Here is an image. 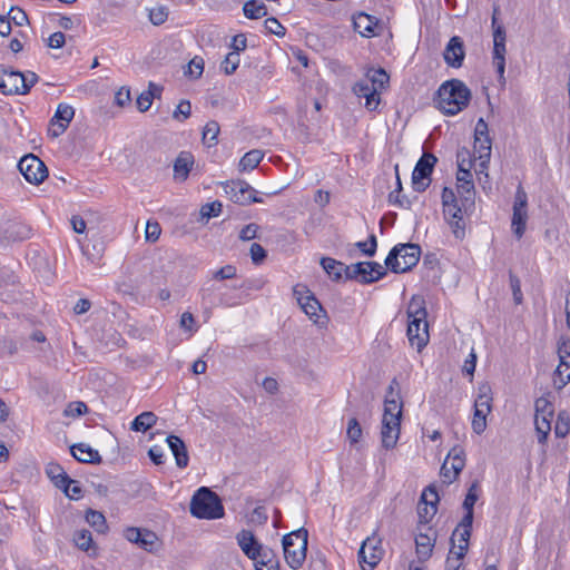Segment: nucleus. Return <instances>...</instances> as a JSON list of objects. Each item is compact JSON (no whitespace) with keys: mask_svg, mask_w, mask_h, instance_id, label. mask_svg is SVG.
<instances>
[{"mask_svg":"<svg viewBox=\"0 0 570 570\" xmlns=\"http://www.w3.org/2000/svg\"><path fill=\"white\" fill-rule=\"evenodd\" d=\"M31 227L18 220H8L0 226V236L10 242L24 240L31 236Z\"/></svg>","mask_w":570,"mask_h":570,"instance_id":"aec40b11","label":"nucleus"},{"mask_svg":"<svg viewBox=\"0 0 570 570\" xmlns=\"http://www.w3.org/2000/svg\"><path fill=\"white\" fill-rule=\"evenodd\" d=\"M88 412V406L81 401L71 402L65 410L66 415L80 416Z\"/></svg>","mask_w":570,"mask_h":570,"instance_id":"e2e57ef3","label":"nucleus"},{"mask_svg":"<svg viewBox=\"0 0 570 570\" xmlns=\"http://www.w3.org/2000/svg\"><path fill=\"white\" fill-rule=\"evenodd\" d=\"M479 489H480L479 482L478 481L472 482V484L470 485L468 493L464 498L463 504H462V507L465 511H469V512L473 511L474 504L479 498Z\"/></svg>","mask_w":570,"mask_h":570,"instance_id":"c03bdc74","label":"nucleus"},{"mask_svg":"<svg viewBox=\"0 0 570 570\" xmlns=\"http://www.w3.org/2000/svg\"><path fill=\"white\" fill-rule=\"evenodd\" d=\"M236 276V267L234 265H225L215 272L214 278L217 281L230 279Z\"/></svg>","mask_w":570,"mask_h":570,"instance_id":"69168bd1","label":"nucleus"},{"mask_svg":"<svg viewBox=\"0 0 570 570\" xmlns=\"http://www.w3.org/2000/svg\"><path fill=\"white\" fill-rule=\"evenodd\" d=\"M491 144H492L491 138L482 137V139H480V141L474 139V145H473L474 155L478 156V158L480 160V167H482V168H487L488 164L490 161Z\"/></svg>","mask_w":570,"mask_h":570,"instance_id":"473e14b6","label":"nucleus"},{"mask_svg":"<svg viewBox=\"0 0 570 570\" xmlns=\"http://www.w3.org/2000/svg\"><path fill=\"white\" fill-rule=\"evenodd\" d=\"M203 71H204V59L196 56L189 61V63L187 66V70L185 71V75H188L191 78L198 79L203 75Z\"/></svg>","mask_w":570,"mask_h":570,"instance_id":"09e8293b","label":"nucleus"},{"mask_svg":"<svg viewBox=\"0 0 570 570\" xmlns=\"http://www.w3.org/2000/svg\"><path fill=\"white\" fill-rule=\"evenodd\" d=\"M499 13V7L494 6L492 16V28H493V41H505V28L502 23H498L497 14Z\"/></svg>","mask_w":570,"mask_h":570,"instance_id":"3c124183","label":"nucleus"},{"mask_svg":"<svg viewBox=\"0 0 570 570\" xmlns=\"http://www.w3.org/2000/svg\"><path fill=\"white\" fill-rule=\"evenodd\" d=\"M570 432V416L567 412L561 411L558 414L556 425H554V434L557 438H564Z\"/></svg>","mask_w":570,"mask_h":570,"instance_id":"a19ab883","label":"nucleus"},{"mask_svg":"<svg viewBox=\"0 0 570 570\" xmlns=\"http://www.w3.org/2000/svg\"><path fill=\"white\" fill-rule=\"evenodd\" d=\"M161 233L160 225L157 222H148L146 225L145 237L149 242H156Z\"/></svg>","mask_w":570,"mask_h":570,"instance_id":"0e129e2a","label":"nucleus"},{"mask_svg":"<svg viewBox=\"0 0 570 570\" xmlns=\"http://www.w3.org/2000/svg\"><path fill=\"white\" fill-rule=\"evenodd\" d=\"M424 508L419 507L420 522L428 524L438 512L439 494L434 485H429L421 495Z\"/></svg>","mask_w":570,"mask_h":570,"instance_id":"f3484780","label":"nucleus"},{"mask_svg":"<svg viewBox=\"0 0 570 570\" xmlns=\"http://www.w3.org/2000/svg\"><path fill=\"white\" fill-rule=\"evenodd\" d=\"M308 531L299 528L283 537L284 558L292 569L302 567L306 559Z\"/></svg>","mask_w":570,"mask_h":570,"instance_id":"0eeeda50","label":"nucleus"},{"mask_svg":"<svg viewBox=\"0 0 570 570\" xmlns=\"http://www.w3.org/2000/svg\"><path fill=\"white\" fill-rule=\"evenodd\" d=\"M321 266L334 282H340L345 275L346 265L331 257H323Z\"/></svg>","mask_w":570,"mask_h":570,"instance_id":"7c9ffc66","label":"nucleus"},{"mask_svg":"<svg viewBox=\"0 0 570 570\" xmlns=\"http://www.w3.org/2000/svg\"><path fill=\"white\" fill-rule=\"evenodd\" d=\"M156 421L157 416L154 412H142L134 419L130 429L135 432H146L155 425Z\"/></svg>","mask_w":570,"mask_h":570,"instance_id":"72a5a7b5","label":"nucleus"},{"mask_svg":"<svg viewBox=\"0 0 570 570\" xmlns=\"http://www.w3.org/2000/svg\"><path fill=\"white\" fill-rule=\"evenodd\" d=\"M249 254H250L252 262L255 265L262 264L265 261L266 256H267V252L258 243H253L250 245Z\"/></svg>","mask_w":570,"mask_h":570,"instance_id":"6e6d98bb","label":"nucleus"},{"mask_svg":"<svg viewBox=\"0 0 570 570\" xmlns=\"http://www.w3.org/2000/svg\"><path fill=\"white\" fill-rule=\"evenodd\" d=\"M428 531L415 537L416 554L421 562L431 558L436 540V532L432 528H429Z\"/></svg>","mask_w":570,"mask_h":570,"instance_id":"5701e85b","label":"nucleus"},{"mask_svg":"<svg viewBox=\"0 0 570 570\" xmlns=\"http://www.w3.org/2000/svg\"><path fill=\"white\" fill-rule=\"evenodd\" d=\"M365 76L372 88L377 91L386 88L390 81V77L383 68H370Z\"/></svg>","mask_w":570,"mask_h":570,"instance_id":"2f4dec72","label":"nucleus"},{"mask_svg":"<svg viewBox=\"0 0 570 570\" xmlns=\"http://www.w3.org/2000/svg\"><path fill=\"white\" fill-rule=\"evenodd\" d=\"M75 116V109L67 104H59L53 118L50 121L48 132L51 137L57 138L68 128Z\"/></svg>","mask_w":570,"mask_h":570,"instance_id":"4468645a","label":"nucleus"},{"mask_svg":"<svg viewBox=\"0 0 570 570\" xmlns=\"http://www.w3.org/2000/svg\"><path fill=\"white\" fill-rule=\"evenodd\" d=\"M92 541L91 533L88 530L78 532L75 537L77 547L83 551H88Z\"/></svg>","mask_w":570,"mask_h":570,"instance_id":"680f3d73","label":"nucleus"},{"mask_svg":"<svg viewBox=\"0 0 570 570\" xmlns=\"http://www.w3.org/2000/svg\"><path fill=\"white\" fill-rule=\"evenodd\" d=\"M18 169L26 180L33 185L41 184L48 177L45 163L33 154L23 156L18 163Z\"/></svg>","mask_w":570,"mask_h":570,"instance_id":"9d476101","label":"nucleus"},{"mask_svg":"<svg viewBox=\"0 0 570 570\" xmlns=\"http://www.w3.org/2000/svg\"><path fill=\"white\" fill-rule=\"evenodd\" d=\"M239 55L237 52H229L223 60L220 68L226 75H233L239 66Z\"/></svg>","mask_w":570,"mask_h":570,"instance_id":"a18cd8bd","label":"nucleus"},{"mask_svg":"<svg viewBox=\"0 0 570 570\" xmlns=\"http://www.w3.org/2000/svg\"><path fill=\"white\" fill-rule=\"evenodd\" d=\"M465 57L464 42L459 36H453L445 46L443 58L448 66L460 68Z\"/></svg>","mask_w":570,"mask_h":570,"instance_id":"6ab92c4d","label":"nucleus"},{"mask_svg":"<svg viewBox=\"0 0 570 570\" xmlns=\"http://www.w3.org/2000/svg\"><path fill=\"white\" fill-rule=\"evenodd\" d=\"M421 247L413 243L397 244L385 258V266L392 273L400 274L411 271L417 265Z\"/></svg>","mask_w":570,"mask_h":570,"instance_id":"39448f33","label":"nucleus"},{"mask_svg":"<svg viewBox=\"0 0 570 570\" xmlns=\"http://www.w3.org/2000/svg\"><path fill=\"white\" fill-rule=\"evenodd\" d=\"M264 154L259 149H253L246 153L240 161H239V169L242 171L252 170L258 166L261 160L263 159Z\"/></svg>","mask_w":570,"mask_h":570,"instance_id":"4c0bfd02","label":"nucleus"},{"mask_svg":"<svg viewBox=\"0 0 570 570\" xmlns=\"http://www.w3.org/2000/svg\"><path fill=\"white\" fill-rule=\"evenodd\" d=\"M72 456L82 463H100L101 456L97 450H94L85 443L73 444L70 448Z\"/></svg>","mask_w":570,"mask_h":570,"instance_id":"a878e982","label":"nucleus"},{"mask_svg":"<svg viewBox=\"0 0 570 570\" xmlns=\"http://www.w3.org/2000/svg\"><path fill=\"white\" fill-rule=\"evenodd\" d=\"M374 538H367L358 550V559L363 570H373L381 559V551Z\"/></svg>","mask_w":570,"mask_h":570,"instance_id":"a211bd4d","label":"nucleus"},{"mask_svg":"<svg viewBox=\"0 0 570 570\" xmlns=\"http://www.w3.org/2000/svg\"><path fill=\"white\" fill-rule=\"evenodd\" d=\"M150 22L155 26L163 24L167 19V11L165 8H155L149 12Z\"/></svg>","mask_w":570,"mask_h":570,"instance_id":"338daca9","label":"nucleus"},{"mask_svg":"<svg viewBox=\"0 0 570 570\" xmlns=\"http://www.w3.org/2000/svg\"><path fill=\"white\" fill-rule=\"evenodd\" d=\"M487 415L488 413L483 412L482 410H475L474 409V415L472 420V430L476 434H481L487 429Z\"/></svg>","mask_w":570,"mask_h":570,"instance_id":"603ef678","label":"nucleus"},{"mask_svg":"<svg viewBox=\"0 0 570 570\" xmlns=\"http://www.w3.org/2000/svg\"><path fill=\"white\" fill-rule=\"evenodd\" d=\"M258 225L250 223L245 225L239 232V239L247 242L254 239L257 235Z\"/></svg>","mask_w":570,"mask_h":570,"instance_id":"774afa93","label":"nucleus"},{"mask_svg":"<svg viewBox=\"0 0 570 570\" xmlns=\"http://www.w3.org/2000/svg\"><path fill=\"white\" fill-rule=\"evenodd\" d=\"M510 287L513 295V301L515 304H521L523 299V295L521 292V282L520 278L514 275L512 272L509 273Z\"/></svg>","mask_w":570,"mask_h":570,"instance_id":"5fc2aeb1","label":"nucleus"},{"mask_svg":"<svg viewBox=\"0 0 570 570\" xmlns=\"http://www.w3.org/2000/svg\"><path fill=\"white\" fill-rule=\"evenodd\" d=\"M387 274L386 268L377 262H360L346 265L345 279L357 281L361 284H372Z\"/></svg>","mask_w":570,"mask_h":570,"instance_id":"6e6552de","label":"nucleus"},{"mask_svg":"<svg viewBox=\"0 0 570 570\" xmlns=\"http://www.w3.org/2000/svg\"><path fill=\"white\" fill-rule=\"evenodd\" d=\"M528 196L524 189L519 186L515 196H514V203H513V214H512V222L511 227L517 236V238H521L525 232L527 220H528Z\"/></svg>","mask_w":570,"mask_h":570,"instance_id":"ddd939ff","label":"nucleus"},{"mask_svg":"<svg viewBox=\"0 0 570 570\" xmlns=\"http://www.w3.org/2000/svg\"><path fill=\"white\" fill-rule=\"evenodd\" d=\"M463 213L465 212L462 203L461 206H459L458 203H454L443 207L444 218L452 227L453 234L456 238H462L464 236Z\"/></svg>","mask_w":570,"mask_h":570,"instance_id":"4be33fe9","label":"nucleus"},{"mask_svg":"<svg viewBox=\"0 0 570 570\" xmlns=\"http://www.w3.org/2000/svg\"><path fill=\"white\" fill-rule=\"evenodd\" d=\"M551 421L552 417L550 416L535 414V432L538 434V442L541 444H544L547 442L549 432L551 431Z\"/></svg>","mask_w":570,"mask_h":570,"instance_id":"c9c22d12","label":"nucleus"},{"mask_svg":"<svg viewBox=\"0 0 570 570\" xmlns=\"http://www.w3.org/2000/svg\"><path fill=\"white\" fill-rule=\"evenodd\" d=\"M243 11L248 19H259L267 14V7L257 0H249L244 3Z\"/></svg>","mask_w":570,"mask_h":570,"instance_id":"e433bc0d","label":"nucleus"},{"mask_svg":"<svg viewBox=\"0 0 570 570\" xmlns=\"http://www.w3.org/2000/svg\"><path fill=\"white\" fill-rule=\"evenodd\" d=\"M86 521L99 533L108 529L105 515L96 510L89 509L86 513Z\"/></svg>","mask_w":570,"mask_h":570,"instance_id":"58836bf2","label":"nucleus"},{"mask_svg":"<svg viewBox=\"0 0 570 570\" xmlns=\"http://www.w3.org/2000/svg\"><path fill=\"white\" fill-rule=\"evenodd\" d=\"M570 382V367L558 365L556 370L554 384L558 389L564 387Z\"/></svg>","mask_w":570,"mask_h":570,"instance_id":"4d7b16f0","label":"nucleus"},{"mask_svg":"<svg viewBox=\"0 0 570 570\" xmlns=\"http://www.w3.org/2000/svg\"><path fill=\"white\" fill-rule=\"evenodd\" d=\"M219 134V125L217 121H208L203 131V140L209 146L217 144V136Z\"/></svg>","mask_w":570,"mask_h":570,"instance_id":"79ce46f5","label":"nucleus"},{"mask_svg":"<svg viewBox=\"0 0 570 570\" xmlns=\"http://www.w3.org/2000/svg\"><path fill=\"white\" fill-rule=\"evenodd\" d=\"M505 41H493V65L499 75V81L504 85V70H505Z\"/></svg>","mask_w":570,"mask_h":570,"instance_id":"c756f323","label":"nucleus"},{"mask_svg":"<svg viewBox=\"0 0 570 570\" xmlns=\"http://www.w3.org/2000/svg\"><path fill=\"white\" fill-rule=\"evenodd\" d=\"M39 80L37 73H27L0 66V91L3 95H27Z\"/></svg>","mask_w":570,"mask_h":570,"instance_id":"423d86ee","label":"nucleus"},{"mask_svg":"<svg viewBox=\"0 0 570 570\" xmlns=\"http://www.w3.org/2000/svg\"><path fill=\"white\" fill-rule=\"evenodd\" d=\"M166 441L173 455L175 456L177 466L180 469L186 468L189 462V455L183 439L177 435H168Z\"/></svg>","mask_w":570,"mask_h":570,"instance_id":"393cba45","label":"nucleus"},{"mask_svg":"<svg viewBox=\"0 0 570 570\" xmlns=\"http://www.w3.org/2000/svg\"><path fill=\"white\" fill-rule=\"evenodd\" d=\"M124 535L129 542L137 544L148 552L154 551L158 541L155 532L140 528H127Z\"/></svg>","mask_w":570,"mask_h":570,"instance_id":"2eb2a0df","label":"nucleus"},{"mask_svg":"<svg viewBox=\"0 0 570 570\" xmlns=\"http://www.w3.org/2000/svg\"><path fill=\"white\" fill-rule=\"evenodd\" d=\"M265 29L277 37H284L286 33L285 27L274 17L267 18L264 21Z\"/></svg>","mask_w":570,"mask_h":570,"instance_id":"864d4df0","label":"nucleus"},{"mask_svg":"<svg viewBox=\"0 0 570 570\" xmlns=\"http://www.w3.org/2000/svg\"><path fill=\"white\" fill-rule=\"evenodd\" d=\"M254 561H255V564H254L255 570H257V567L264 569V568L268 567L269 564L279 566V562H278L276 556L274 554L273 550L263 549L262 546L259 548L258 558H257V560H254Z\"/></svg>","mask_w":570,"mask_h":570,"instance_id":"ea45409f","label":"nucleus"},{"mask_svg":"<svg viewBox=\"0 0 570 570\" xmlns=\"http://www.w3.org/2000/svg\"><path fill=\"white\" fill-rule=\"evenodd\" d=\"M402 409L403 404L401 401L386 396L381 429L382 446L386 450L394 449L399 441Z\"/></svg>","mask_w":570,"mask_h":570,"instance_id":"7ed1b4c3","label":"nucleus"},{"mask_svg":"<svg viewBox=\"0 0 570 570\" xmlns=\"http://www.w3.org/2000/svg\"><path fill=\"white\" fill-rule=\"evenodd\" d=\"M465 466V458H464V451L462 448L454 446L448 454L445 461L443 462L440 474L442 478V481L445 484H451L454 482L461 471Z\"/></svg>","mask_w":570,"mask_h":570,"instance_id":"f8f14e48","label":"nucleus"},{"mask_svg":"<svg viewBox=\"0 0 570 570\" xmlns=\"http://www.w3.org/2000/svg\"><path fill=\"white\" fill-rule=\"evenodd\" d=\"M191 105L188 100H181L176 110L173 114V117L177 120H185L190 116Z\"/></svg>","mask_w":570,"mask_h":570,"instance_id":"052dcab7","label":"nucleus"},{"mask_svg":"<svg viewBox=\"0 0 570 570\" xmlns=\"http://www.w3.org/2000/svg\"><path fill=\"white\" fill-rule=\"evenodd\" d=\"M294 295L296 296L299 305L303 311L313 320L315 323H318V311H323L320 302L312 295L304 286H295Z\"/></svg>","mask_w":570,"mask_h":570,"instance_id":"412c9836","label":"nucleus"},{"mask_svg":"<svg viewBox=\"0 0 570 570\" xmlns=\"http://www.w3.org/2000/svg\"><path fill=\"white\" fill-rule=\"evenodd\" d=\"M376 24L377 20L365 12H360L353 17L354 30L362 37L368 38L375 36L374 27Z\"/></svg>","mask_w":570,"mask_h":570,"instance_id":"bb28decb","label":"nucleus"},{"mask_svg":"<svg viewBox=\"0 0 570 570\" xmlns=\"http://www.w3.org/2000/svg\"><path fill=\"white\" fill-rule=\"evenodd\" d=\"M268 520V514H267V511L265 509V507L263 505H259V507H256L250 515H249V522L254 523V524H265Z\"/></svg>","mask_w":570,"mask_h":570,"instance_id":"bf43d9fd","label":"nucleus"},{"mask_svg":"<svg viewBox=\"0 0 570 570\" xmlns=\"http://www.w3.org/2000/svg\"><path fill=\"white\" fill-rule=\"evenodd\" d=\"M471 90L459 79L443 82L438 90V107L445 115H456L468 107Z\"/></svg>","mask_w":570,"mask_h":570,"instance_id":"f257e3e1","label":"nucleus"},{"mask_svg":"<svg viewBox=\"0 0 570 570\" xmlns=\"http://www.w3.org/2000/svg\"><path fill=\"white\" fill-rule=\"evenodd\" d=\"M222 209L223 205L218 200L207 203L202 206L200 216L202 218H206L208 220L212 217H217L222 213Z\"/></svg>","mask_w":570,"mask_h":570,"instance_id":"49530a36","label":"nucleus"},{"mask_svg":"<svg viewBox=\"0 0 570 570\" xmlns=\"http://www.w3.org/2000/svg\"><path fill=\"white\" fill-rule=\"evenodd\" d=\"M189 510L197 519L215 520L225 514L219 495L207 487H202L194 493Z\"/></svg>","mask_w":570,"mask_h":570,"instance_id":"20e7f679","label":"nucleus"},{"mask_svg":"<svg viewBox=\"0 0 570 570\" xmlns=\"http://www.w3.org/2000/svg\"><path fill=\"white\" fill-rule=\"evenodd\" d=\"M161 88L156 86L155 83H149V89L147 91L141 92L137 98V108L139 111L145 112L147 111L151 104L153 99L156 97V95H160Z\"/></svg>","mask_w":570,"mask_h":570,"instance_id":"f704fd0d","label":"nucleus"},{"mask_svg":"<svg viewBox=\"0 0 570 570\" xmlns=\"http://www.w3.org/2000/svg\"><path fill=\"white\" fill-rule=\"evenodd\" d=\"M347 438L352 444H355L362 438V428L356 417H352L347 424Z\"/></svg>","mask_w":570,"mask_h":570,"instance_id":"8fccbe9b","label":"nucleus"},{"mask_svg":"<svg viewBox=\"0 0 570 570\" xmlns=\"http://www.w3.org/2000/svg\"><path fill=\"white\" fill-rule=\"evenodd\" d=\"M436 161L438 158L431 153H424L417 160L412 173V186L416 193H423L430 186Z\"/></svg>","mask_w":570,"mask_h":570,"instance_id":"1a4fd4ad","label":"nucleus"},{"mask_svg":"<svg viewBox=\"0 0 570 570\" xmlns=\"http://www.w3.org/2000/svg\"><path fill=\"white\" fill-rule=\"evenodd\" d=\"M46 473L55 485L61 490H67L68 485L75 483V480L70 479L63 468L58 463H49L46 468Z\"/></svg>","mask_w":570,"mask_h":570,"instance_id":"cd10ccee","label":"nucleus"},{"mask_svg":"<svg viewBox=\"0 0 570 570\" xmlns=\"http://www.w3.org/2000/svg\"><path fill=\"white\" fill-rule=\"evenodd\" d=\"M355 246L366 256L373 257L376 253L377 240L374 234L368 236L367 242H357Z\"/></svg>","mask_w":570,"mask_h":570,"instance_id":"de8ad7c7","label":"nucleus"},{"mask_svg":"<svg viewBox=\"0 0 570 570\" xmlns=\"http://www.w3.org/2000/svg\"><path fill=\"white\" fill-rule=\"evenodd\" d=\"M553 405L546 397L535 401V414L553 417Z\"/></svg>","mask_w":570,"mask_h":570,"instance_id":"13d9d810","label":"nucleus"},{"mask_svg":"<svg viewBox=\"0 0 570 570\" xmlns=\"http://www.w3.org/2000/svg\"><path fill=\"white\" fill-rule=\"evenodd\" d=\"M224 191L232 202L243 206L263 202L262 198L255 196L256 190L244 180L226 181Z\"/></svg>","mask_w":570,"mask_h":570,"instance_id":"9b49d317","label":"nucleus"},{"mask_svg":"<svg viewBox=\"0 0 570 570\" xmlns=\"http://www.w3.org/2000/svg\"><path fill=\"white\" fill-rule=\"evenodd\" d=\"M458 193L460 195V202L463 204L465 214L474 208L475 190L472 180V174L469 175L458 173Z\"/></svg>","mask_w":570,"mask_h":570,"instance_id":"dca6fc26","label":"nucleus"},{"mask_svg":"<svg viewBox=\"0 0 570 570\" xmlns=\"http://www.w3.org/2000/svg\"><path fill=\"white\" fill-rule=\"evenodd\" d=\"M458 173L469 175L472 168V160L470 158V151L466 148H462L456 154Z\"/></svg>","mask_w":570,"mask_h":570,"instance_id":"37998d69","label":"nucleus"},{"mask_svg":"<svg viewBox=\"0 0 570 570\" xmlns=\"http://www.w3.org/2000/svg\"><path fill=\"white\" fill-rule=\"evenodd\" d=\"M238 546L242 551L252 560H257L261 543L256 540L254 533L249 530H242L237 537Z\"/></svg>","mask_w":570,"mask_h":570,"instance_id":"b1692460","label":"nucleus"},{"mask_svg":"<svg viewBox=\"0 0 570 570\" xmlns=\"http://www.w3.org/2000/svg\"><path fill=\"white\" fill-rule=\"evenodd\" d=\"M426 309L423 298L413 297L407 308L406 335L411 346L421 352L429 342V325L426 322Z\"/></svg>","mask_w":570,"mask_h":570,"instance_id":"f03ea898","label":"nucleus"},{"mask_svg":"<svg viewBox=\"0 0 570 570\" xmlns=\"http://www.w3.org/2000/svg\"><path fill=\"white\" fill-rule=\"evenodd\" d=\"M194 165V157L188 151H181L174 161V176L178 180H186Z\"/></svg>","mask_w":570,"mask_h":570,"instance_id":"c85d7f7f","label":"nucleus"}]
</instances>
